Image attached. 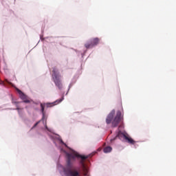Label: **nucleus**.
<instances>
[{"instance_id": "f257e3e1", "label": "nucleus", "mask_w": 176, "mask_h": 176, "mask_svg": "<svg viewBox=\"0 0 176 176\" xmlns=\"http://www.w3.org/2000/svg\"><path fill=\"white\" fill-rule=\"evenodd\" d=\"M115 109H113L106 118L107 124H111L112 127H118L119 123L122 122L123 118H122V111H118L115 116Z\"/></svg>"}, {"instance_id": "f03ea898", "label": "nucleus", "mask_w": 176, "mask_h": 176, "mask_svg": "<svg viewBox=\"0 0 176 176\" xmlns=\"http://www.w3.org/2000/svg\"><path fill=\"white\" fill-rule=\"evenodd\" d=\"M52 79L55 86L58 87V90H63V82L61 81V75L58 73V70L54 67L52 69Z\"/></svg>"}, {"instance_id": "7ed1b4c3", "label": "nucleus", "mask_w": 176, "mask_h": 176, "mask_svg": "<svg viewBox=\"0 0 176 176\" xmlns=\"http://www.w3.org/2000/svg\"><path fill=\"white\" fill-rule=\"evenodd\" d=\"M121 127H122V125L119 126L118 129V133L116 135V138H118L120 140H125V141L129 144H131V145H134V144H135V141H134L133 138H130V136H129V134H127L126 133H122L120 130H119V129H120Z\"/></svg>"}, {"instance_id": "20e7f679", "label": "nucleus", "mask_w": 176, "mask_h": 176, "mask_svg": "<svg viewBox=\"0 0 176 176\" xmlns=\"http://www.w3.org/2000/svg\"><path fill=\"white\" fill-rule=\"evenodd\" d=\"M98 43H100V38L96 37V38H91L90 41H89L85 44V46L86 49H91L94 47V46H97Z\"/></svg>"}, {"instance_id": "39448f33", "label": "nucleus", "mask_w": 176, "mask_h": 176, "mask_svg": "<svg viewBox=\"0 0 176 176\" xmlns=\"http://www.w3.org/2000/svg\"><path fill=\"white\" fill-rule=\"evenodd\" d=\"M16 91L19 94L20 98L23 100V102H25V104H28L30 102V100H27V96H25V94H24L21 90L16 89Z\"/></svg>"}, {"instance_id": "423d86ee", "label": "nucleus", "mask_w": 176, "mask_h": 176, "mask_svg": "<svg viewBox=\"0 0 176 176\" xmlns=\"http://www.w3.org/2000/svg\"><path fill=\"white\" fill-rule=\"evenodd\" d=\"M64 100V96H63L60 99L56 100L55 102L52 103H47L46 105L47 108H50L52 107H54V105H58V104H60L63 100Z\"/></svg>"}, {"instance_id": "0eeeda50", "label": "nucleus", "mask_w": 176, "mask_h": 176, "mask_svg": "<svg viewBox=\"0 0 176 176\" xmlns=\"http://www.w3.org/2000/svg\"><path fill=\"white\" fill-rule=\"evenodd\" d=\"M104 153H109V152L112 151V147L107 146L103 149Z\"/></svg>"}, {"instance_id": "6e6552de", "label": "nucleus", "mask_w": 176, "mask_h": 176, "mask_svg": "<svg viewBox=\"0 0 176 176\" xmlns=\"http://www.w3.org/2000/svg\"><path fill=\"white\" fill-rule=\"evenodd\" d=\"M41 112L43 113V118L42 119H43V118H45V106H43L42 104H41Z\"/></svg>"}, {"instance_id": "1a4fd4ad", "label": "nucleus", "mask_w": 176, "mask_h": 176, "mask_svg": "<svg viewBox=\"0 0 176 176\" xmlns=\"http://www.w3.org/2000/svg\"><path fill=\"white\" fill-rule=\"evenodd\" d=\"M40 122H41V121H38L36 124H34V125L33 126L32 129H35V127H36L39 124Z\"/></svg>"}, {"instance_id": "9d476101", "label": "nucleus", "mask_w": 176, "mask_h": 176, "mask_svg": "<svg viewBox=\"0 0 176 176\" xmlns=\"http://www.w3.org/2000/svg\"><path fill=\"white\" fill-rule=\"evenodd\" d=\"M6 82L7 83H8V85H12V82H9V80H8V79H6Z\"/></svg>"}, {"instance_id": "9b49d317", "label": "nucleus", "mask_w": 176, "mask_h": 176, "mask_svg": "<svg viewBox=\"0 0 176 176\" xmlns=\"http://www.w3.org/2000/svg\"><path fill=\"white\" fill-rule=\"evenodd\" d=\"M61 144H63V145H65V146H67V144H65V143H64V142L63 140L60 141Z\"/></svg>"}, {"instance_id": "f8f14e48", "label": "nucleus", "mask_w": 176, "mask_h": 176, "mask_svg": "<svg viewBox=\"0 0 176 176\" xmlns=\"http://www.w3.org/2000/svg\"><path fill=\"white\" fill-rule=\"evenodd\" d=\"M45 129H46V130H47L48 131H50L49 128H47V126H45Z\"/></svg>"}, {"instance_id": "ddd939ff", "label": "nucleus", "mask_w": 176, "mask_h": 176, "mask_svg": "<svg viewBox=\"0 0 176 176\" xmlns=\"http://www.w3.org/2000/svg\"><path fill=\"white\" fill-rule=\"evenodd\" d=\"M115 140H116V138H114V139H111L110 141H111V142H112V141H115Z\"/></svg>"}, {"instance_id": "4468645a", "label": "nucleus", "mask_w": 176, "mask_h": 176, "mask_svg": "<svg viewBox=\"0 0 176 176\" xmlns=\"http://www.w3.org/2000/svg\"><path fill=\"white\" fill-rule=\"evenodd\" d=\"M20 108L19 107H16V110L19 111Z\"/></svg>"}, {"instance_id": "2eb2a0df", "label": "nucleus", "mask_w": 176, "mask_h": 176, "mask_svg": "<svg viewBox=\"0 0 176 176\" xmlns=\"http://www.w3.org/2000/svg\"><path fill=\"white\" fill-rule=\"evenodd\" d=\"M13 104H19L17 102H14Z\"/></svg>"}, {"instance_id": "dca6fc26", "label": "nucleus", "mask_w": 176, "mask_h": 176, "mask_svg": "<svg viewBox=\"0 0 176 176\" xmlns=\"http://www.w3.org/2000/svg\"><path fill=\"white\" fill-rule=\"evenodd\" d=\"M2 84H3V82L1 81L0 85H2Z\"/></svg>"}]
</instances>
